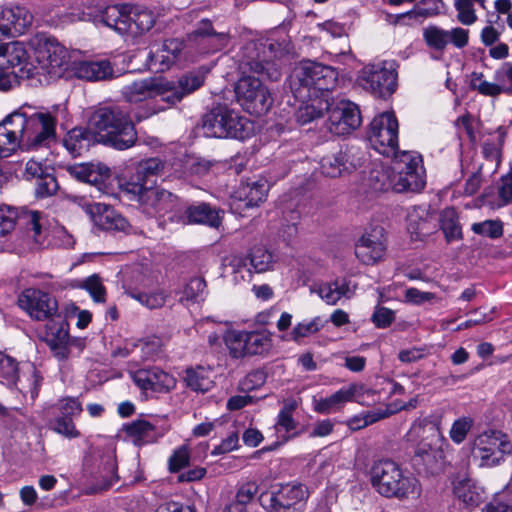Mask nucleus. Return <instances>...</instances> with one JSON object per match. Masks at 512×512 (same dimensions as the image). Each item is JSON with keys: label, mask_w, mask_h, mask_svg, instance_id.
I'll use <instances>...</instances> for the list:
<instances>
[{"label": "nucleus", "mask_w": 512, "mask_h": 512, "mask_svg": "<svg viewBox=\"0 0 512 512\" xmlns=\"http://www.w3.org/2000/svg\"><path fill=\"white\" fill-rule=\"evenodd\" d=\"M475 234L498 239L504 233L503 222L501 220H485L483 222L474 223L471 227Z\"/></svg>", "instance_id": "53"}, {"label": "nucleus", "mask_w": 512, "mask_h": 512, "mask_svg": "<svg viewBox=\"0 0 512 512\" xmlns=\"http://www.w3.org/2000/svg\"><path fill=\"white\" fill-rule=\"evenodd\" d=\"M318 294L327 304L335 305L342 298H350L354 294V288L351 287L350 281L337 279L321 285Z\"/></svg>", "instance_id": "37"}, {"label": "nucleus", "mask_w": 512, "mask_h": 512, "mask_svg": "<svg viewBox=\"0 0 512 512\" xmlns=\"http://www.w3.org/2000/svg\"><path fill=\"white\" fill-rule=\"evenodd\" d=\"M414 429H423V432H429L431 435V441L429 444H423L419 446L415 452V461L418 462L426 456L429 452H433L437 448V444L442 440V434L440 432V423L434 419H422L414 423Z\"/></svg>", "instance_id": "36"}, {"label": "nucleus", "mask_w": 512, "mask_h": 512, "mask_svg": "<svg viewBox=\"0 0 512 512\" xmlns=\"http://www.w3.org/2000/svg\"><path fill=\"white\" fill-rule=\"evenodd\" d=\"M235 94L237 102L250 114H265L273 104L269 89L255 77L240 78L235 86Z\"/></svg>", "instance_id": "9"}, {"label": "nucleus", "mask_w": 512, "mask_h": 512, "mask_svg": "<svg viewBox=\"0 0 512 512\" xmlns=\"http://www.w3.org/2000/svg\"><path fill=\"white\" fill-rule=\"evenodd\" d=\"M84 211L95 226L107 231H122L130 233L131 227L127 220L111 206L103 203H86Z\"/></svg>", "instance_id": "21"}, {"label": "nucleus", "mask_w": 512, "mask_h": 512, "mask_svg": "<svg viewBox=\"0 0 512 512\" xmlns=\"http://www.w3.org/2000/svg\"><path fill=\"white\" fill-rule=\"evenodd\" d=\"M423 39L428 47L443 51L448 45V30L430 25L423 30Z\"/></svg>", "instance_id": "49"}, {"label": "nucleus", "mask_w": 512, "mask_h": 512, "mask_svg": "<svg viewBox=\"0 0 512 512\" xmlns=\"http://www.w3.org/2000/svg\"><path fill=\"white\" fill-rule=\"evenodd\" d=\"M83 287L90 293V295L96 302L105 301V288L98 276L92 275L88 277L84 281Z\"/></svg>", "instance_id": "63"}, {"label": "nucleus", "mask_w": 512, "mask_h": 512, "mask_svg": "<svg viewBox=\"0 0 512 512\" xmlns=\"http://www.w3.org/2000/svg\"><path fill=\"white\" fill-rule=\"evenodd\" d=\"M129 295L146 306L149 309H157L162 307L166 302V295L162 291H156L152 293H134L131 292Z\"/></svg>", "instance_id": "57"}, {"label": "nucleus", "mask_w": 512, "mask_h": 512, "mask_svg": "<svg viewBox=\"0 0 512 512\" xmlns=\"http://www.w3.org/2000/svg\"><path fill=\"white\" fill-rule=\"evenodd\" d=\"M130 376L143 391L167 393L176 386L175 377L159 367L138 369L131 372Z\"/></svg>", "instance_id": "20"}, {"label": "nucleus", "mask_w": 512, "mask_h": 512, "mask_svg": "<svg viewBox=\"0 0 512 512\" xmlns=\"http://www.w3.org/2000/svg\"><path fill=\"white\" fill-rule=\"evenodd\" d=\"M16 221L25 225L28 232L32 233L35 242H39L38 236L41 234L40 213L38 211H23L19 216L14 208H0V235L4 236L11 232Z\"/></svg>", "instance_id": "23"}, {"label": "nucleus", "mask_w": 512, "mask_h": 512, "mask_svg": "<svg viewBox=\"0 0 512 512\" xmlns=\"http://www.w3.org/2000/svg\"><path fill=\"white\" fill-rule=\"evenodd\" d=\"M368 139L380 154L391 157L398 153V121L393 113L376 116L371 124Z\"/></svg>", "instance_id": "10"}, {"label": "nucleus", "mask_w": 512, "mask_h": 512, "mask_svg": "<svg viewBox=\"0 0 512 512\" xmlns=\"http://www.w3.org/2000/svg\"><path fill=\"white\" fill-rule=\"evenodd\" d=\"M17 303L32 319L37 321L53 319L58 312L55 298L35 288L25 289L19 295Z\"/></svg>", "instance_id": "15"}, {"label": "nucleus", "mask_w": 512, "mask_h": 512, "mask_svg": "<svg viewBox=\"0 0 512 512\" xmlns=\"http://www.w3.org/2000/svg\"><path fill=\"white\" fill-rule=\"evenodd\" d=\"M122 96L129 103H138L156 96L164 101L163 80L146 78L126 85L122 89Z\"/></svg>", "instance_id": "26"}, {"label": "nucleus", "mask_w": 512, "mask_h": 512, "mask_svg": "<svg viewBox=\"0 0 512 512\" xmlns=\"http://www.w3.org/2000/svg\"><path fill=\"white\" fill-rule=\"evenodd\" d=\"M327 128L335 135H346L357 129L361 124L360 111L356 104L340 100L329 102Z\"/></svg>", "instance_id": "16"}, {"label": "nucleus", "mask_w": 512, "mask_h": 512, "mask_svg": "<svg viewBox=\"0 0 512 512\" xmlns=\"http://www.w3.org/2000/svg\"><path fill=\"white\" fill-rule=\"evenodd\" d=\"M18 374V366L16 361L0 352V377L12 383L16 380Z\"/></svg>", "instance_id": "61"}, {"label": "nucleus", "mask_w": 512, "mask_h": 512, "mask_svg": "<svg viewBox=\"0 0 512 512\" xmlns=\"http://www.w3.org/2000/svg\"><path fill=\"white\" fill-rule=\"evenodd\" d=\"M187 41L201 53H214L227 47L230 35L215 31L209 19H202L187 35Z\"/></svg>", "instance_id": "18"}, {"label": "nucleus", "mask_w": 512, "mask_h": 512, "mask_svg": "<svg viewBox=\"0 0 512 512\" xmlns=\"http://www.w3.org/2000/svg\"><path fill=\"white\" fill-rule=\"evenodd\" d=\"M94 140L95 134L91 129L75 127L67 133L63 144L73 156H81L84 152L88 151Z\"/></svg>", "instance_id": "33"}, {"label": "nucleus", "mask_w": 512, "mask_h": 512, "mask_svg": "<svg viewBox=\"0 0 512 512\" xmlns=\"http://www.w3.org/2000/svg\"><path fill=\"white\" fill-rule=\"evenodd\" d=\"M225 343L233 358L239 359L247 356L246 331H232L225 337Z\"/></svg>", "instance_id": "52"}, {"label": "nucleus", "mask_w": 512, "mask_h": 512, "mask_svg": "<svg viewBox=\"0 0 512 512\" xmlns=\"http://www.w3.org/2000/svg\"><path fill=\"white\" fill-rule=\"evenodd\" d=\"M486 8V0H454V8L457 12V20L466 26L473 25L478 17L474 5Z\"/></svg>", "instance_id": "45"}, {"label": "nucleus", "mask_w": 512, "mask_h": 512, "mask_svg": "<svg viewBox=\"0 0 512 512\" xmlns=\"http://www.w3.org/2000/svg\"><path fill=\"white\" fill-rule=\"evenodd\" d=\"M483 512H512V493L504 489L486 504Z\"/></svg>", "instance_id": "56"}, {"label": "nucleus", "mask_w": 512, "mask_h": 512, "mask_svg": "<svg viewBox=\"0 0 512 512\" xmlns=\"http://www.w3.org/2000/svg\"><path fill=\"white\" fill-rule=\"evenodd\" d=\"M183 43L177 39L165 40L162 45L149 56V68L155 72H163L172 67L179 59Z\"/></svg>", "instance_id": "28"}, {"label": "nucleus", "mask_w": 512, "mask_h": 512, "mask_svg": "<svg viewBox=\"0 0 512 512\" xmlns=\"http://www.w3.org/2000/svg\"><path fill=\"white\" fill-rule=\"evenodd\" d=\"M355 167V164L349 160V155L346 151H339L336 154L325 156L320 162L321 173L331 178L349 173Z\"/></svg>", "instance_id": "34"}, {"label": "nucleus", "mask_w": 512, "mask_h": 512, "mask_svg": "<svg viewBox=\"0 0 512 512\" xmlns=\"http://www.w3.org/2000/svg\"><path fill=\"white\" fill-rule=\"evenodd\" d=\"M387 249L386 232L382 226H374L367 230L355 245L356 257L366 265L381 261Z\"/></svg>", "instance_id": "17"}, {"label": "nucleus", "mask_w": 512, "mask_h": 512, "mask_svg": "<svg viewBox=\"0 0 512 512\" xmlns=\"http://www.w3.org/2000/svg\"><path fill=\"white\" fill-rule=\"evenodd\" d=\"M296 402L290 401L285 402L282 409L280 410L275 428L277 431L284 430L286 433H290L297 428V422L293 418V412L296 409Z\"/></svg>", "instance_id": "51"}, {"label": "nucleus", "mask_w": 512, "mask_h": 512, "mask_svg": "<svg viewBox=\"0 0 512 512\" xmlns=\"http://www.w3.org/2000/svg\"><path fill=\"white\" fill-rule=\"evenodd\" d=\"M181 302H199L206 296V282L201 277L190 279L182 290Z\"/></svg>", "instance_id": "48"}, {"label": "nucleus", "mask_w": 512, "mask_h": 512, "mask_svg": "<svg viewBox=\"0 0 512 512\" xmlns=\"http://www.w3.org/2000/svg\"><path fill=\"white\" fill-rule=\"evenodd\" d=\"M388 173L389 187L396 192H416L425 186L422 157L415 152L402 151L393 155Z\"/></svg>", "instance_id": "6"}, {"label": "nucleus", "mask_w": 512, "mask_h": 512, "mask_svg": "<svg viewBox=\"0 0 512 512\" xmlns=\"http://www.w3.org/2000/svg\"><path fill=\"white\" fill-rule=\"evenodd\" d=\"M356 386L351 385L346 389H340L327 398L315 402L314 410L321 414H331L338 411L346 402L353 399Z\"/></svg>", "instance_id": "35"}, {"label": "nucleus", "mask_w": 512, "mask_h": 512, "mask_svg": "<svg viewBox=\"0 0 512 512\" xmlns=\"http://www.w3.org/2000/svg\"><path fill=\"white\" fill-rule=\"evenodd\" d=\"M71 174L80 181L96 184L109 175V168L94 164H81L71 168Z\"/></svg>", "instance_id": "44"}, {"label": "nucleus", "mask_w": 512, "mask_h": 512, "mask_svg": "<svg viewBox=\"0 0 512 512\" xmlns=\"http://www.w3.org/2000/svg\"><path fill=\"white\" fill-rule=\"evenodd\" d=\"M24 147L28 149L48 145L56 135L57 120L49 113L27 115L23 111Z\"/></svg>", "instance_id": "13"}, {"label": "nucleus", "mask_w": 512, "mask_h": 512, "mask_svg": "<svg viewBox=\"0 0 512 512\" xmlns=\"http://www.w3.org/2000/svg\"><path fill=\"white\" fill-rule=\"evenodd\" d=\"M279 44L266 41H250L247 42L240 55V68L244 72H253L256 74L266 75L272 81L280 78V70L274 58H278L281 52L278 51Z\"/></svg>", "instance_id": "7"}, {"label": "nucleus", "mask_w": 512, "mask_h": 512, "mask_svg": "<svg viewBox=\"0 0 512 512\" xmlns=\"http://www.w3.org/2000/svg\"><path fill=\"white\" fill-rule=\"evenodd\" d=\"M164 170V162L159 158H149L141 161L137 167L135 182L143 183L146 186L148 183H154V178L160 176Z\"/></svg>", "instance_id": "42"}, {"label": "nucleus", "mask_w": 512, "mask_h": 512, "mask_svg": "<svg viewBox=\"0 0 512 512\" xmlns=\"http://www.w3.org/2000/svg\"><path fill=\"white\" fill-rule=\"evenodd\" d=\"M454 493L467 508H474L482 501V492L471 479L459 481L454 488Z\"/></svg>", "instance_id": "38"}, {"label": "nucleus", "mask_w": 512, "mask_h": 512, "mask_svg": "<svg viewBox=\"0 0 512 512\" xmlns=\"http://www.w3.org/2000/svg\"><path fill=\"white\" fill-rule=\"evenodd\" d=\"M74 419L67 418L65 416H57L51 423V428L56 433L69 438L80 437V432L74 424Z\"/></svg>", "instance_id": "55"}, {"label": "nucleus", "mask_w": 512, "mask_h": 512, "mask_svg": "<svg viewBox=\"0 0 512 512\" xmlns=\"http://www.w3.org/2000/svg\"><path fill=\"white\" fill-rule=\"evenodd\" d=\"M46 340L49 345L68 343L69 334L63 324L55 323L52 320L46 325Z\"/></svg>", "instance_id": "58"}, {"label": "nucleus", "mask_w": 512, "mask_h": 512, "mask_svg": "<svg viewBox=\"0 0 512 512\" xmlns=\"http://www.w3.org/2000/svg\"><path fill=\"white\" fill-rule=\"evenodd\" d=\"M189 449L187 446L177 448L169 458V469L177 472L189 464Z\"/></svg>", "instance_id": "62"}, {"label": "nucleus", "mask_w": 512, "mask_h": 512, "mask_svg": "<svg viewBox=\"0 0 512 512\" xmlns=\"http://www.w3.org/2000/svg\"><path fill=\"white\" fill-rule=\"evenodd\" d=\"M125 192L130 194L147 214L165 213L173 206L175 196L167 190L147 187L143 183L128 182Z\"/></svg>", "instance_id": "12"}, {"label": "nucleus", "mask_w": 512, "mask_h": 512, "mask_svg": "<svg viewBox=\"0 0 512 512\" xmlns=\"http://www.w3.org/2000/svg\"><path fill=\"white\" fill-rule=\"evenodd\" d=\"M155 23L154 15L146 9L129 7V25L131 30L127 34L138 35L149 31Z\"/></svg>", "instance_id": "41"}, {"label": "nucleus", "mask_w": 512, "mask_h": 512, "mask_svg": "<svg viewBox=\"0 0 512 512\" xmlns=\"http://www.w3.org/2000/svg\"><path fill=\"white\" fill-rule=\"evenodd\" d=\"M57 405L60 411L59 416H65L71 419L78 417L83 410L82 405L78 399L73 397H66L61 399Z\"/></svg>", "instance_id": "60"}, {"label": "nucleus", "mask_w": 512, "mask_h": 512, "mask_svg": "<svg viewBox=\"0 0 512 512\" xmlns=\"http://www.w3.org/2000/svg\"><path fill=\"white\" fill-rule=\"evenodd\" d=\"M1 57L2 61L9 66H18L22 77L32 78L35 76V59L30 58L24 43L14 41L2 44Z\"/></svg>", "instance_id": "25"}, {"label": "nucleus", "mask_w": 512, "mask_h": 512, "mask_svg": "<svg viewBox=\"0 0 512 512\" xmlns=\"http://www.w3.org/2000/svg\"><path fill=\"white\" fill-rule=\"evenodd\" d=\"M186 383L192 390L202 393L209 391L214 385L211 379V371L204 367L188 369L186 371Z\"/></svg>", "instance_id": "43"}, {"label": "nucleus", "mask_w": 512, "mask_h": 512, "mask_svg": "<svg viewBox=\"0 0 512 512\" xmlns=\"http://www.w3.org/2000/svg\"><path fill=\"white\" fill-rule=\"evenodd\" d=\"M32 21L33 16L25 7L0 8V36L21 35L30 27Z\"/></svg>", "instance_id": "24"}, {"label": "nucleus", "mask_w": 512, "mask_h": 512, "mask_svg": "<svg viewBox=\"0 0 512 512\" xmlns=\"http://www.w3.org/2000/svg\"><path fill=\"white\" fill-rule=\"evenodd\" d=\"M308 498V490L301 484H284L269 497L264 505L269 512H303Z\"/></svg>", "instance_id": "14"}, {"label": "nucleus", "mask_w": 512, "mask_h": 512, "mask_svg": "<svg viewBox=\"0 0 512 512\" xmlns=\"http://www.w3.org/2000/svg\"><path fill=\"white\" fill-rule=\"evenodd\" d=\"M72 69L77 78L88 81H101L113 76L112 66L107 60L74 62Z\"/></svg>", "instance_id": "29"}, {"label": "nucleus", "mask_w": 512, "mask_h": 512, "mask_svg": "<svg viewBox=\"0 0 512 512\" xmlns=\"http://www.w3.org/2000/svg\"><path fill=\"white\" fill-rule=\"evenodd\" d=\"M259 491V486L254 481H249L242 484L237 490L235 500L243 505L250 503Z\"/></svg>", "instance_id": "64"}, {"label": "nucleus", "mask_w": 512, "mask_h": 512, "mask_svg": "<svg viewBox=\"0 0 512 512\" xmlns=\"http://www.w3.org/2000/svg\"><path fill=\"white\" fill-rule=\"evenodd\" d=\"M205 81V73L193 71L181 76L176 82L163 80L164 101L175 105L194 91L198 90Z\"/></svg>", "instance_id": "22"}, {"label": "nucleus", "mask_w": 512, "mask_h": 512, "mask_svg": "<svg viewBox=\"0 0 512 512\" xmlns=\"http://www.w3.org/2000/svg\"><path fill=\"white\" fill-rule=\"evenodd\" d=\"M251 266L250 270L256 273H264L273 268L276 257L264 246H254L246 258Z\"/></svg>", "instance_id": "39"}, {"label": "nucleus", "mask_w": 512, "mask_h": 512, "mask_svg": "<svg viewBox=\"0 0 512 512\" xmlns=\"http://www.w3.org/2000/svg\"><path fill=\"white\" fill-rule=\"evenodd\" d=\"M27 46L34 53L35 76L46 75L50 79H57L69 69V52L55 38L36 34L28 40Z\"/></svg>", "instance_id": "5"}, {"label": "nucleus", "mask_w": 512, "mask_h": 512, "mask_svg": "<svg viewBox=\"0 0 512 512\" xmlns=\"http://www.w3.org/2000/svg\"><path fill=\"white\" fill-rule=\"evenodd\" d=\"M89 128L99 141L117 150L132 147L137 140L134 124L129 115L119 107H101L91 115Z\"/></svg>", "instance_id": "1"}, {"label": "nucleus", "mask_w": 512, "mask_h": 512, "mask_svg": "<svg viewBox=\"0 0 512 512\" xmlns=\"http://www.w3.org/2000/svg\"><path fill=\"white\" fill-rule=\"evenodd\" d=\"M470 83L474 90L486 96H497L506 91V88L502 87L500 84L484 80L481 73H473Z\"/></svg>", "instance_id": "54"}, {"label": "nucleus", "mask_w": 512, "mask_h": 512, "mask_svg": "<svg viewBox=\"0 0 512 512\" xmlns=\"http://www.w3.org/2000/svg\"><path fill=\"white\" fill-rule=\"evenodd\" d=\"M268 187L266 182L257 181L247 184L242 188L241 194L245 196L244 206L247 208L258 206L267 196Z\"/></svg>", "instance_id": "47"}, {"label": "nucleus", "mask_w": 512, "mask_h": 512, "mask_svg": "<svg viewBox=\"0 0 512 512\" xmlns=\"http://www.w3.org/2000/svg\"><path fill=\"white\" fill-rule=\"evenodd\" d=\"M95 24H103L119 34H127L131 30L128 5H110L100 9L91 16Z\"/></svg>", "instance_id": "27"}, {"label": "nucleus", "mask_w": 512, "mask_h": 512, "mask_svg": "<svg viewBox=\"0 0 512 512\" xmlns=\"http://www.w3.org/2000/svg\"><path fill=\"white\" fill-rule=\"evenodd\" d=\"M358 83L375 96L386 97L396 90L397 72L393 63L370 64L361 70Z\"/></svg>", "instance_id": "11"}, {"label": "nucleus", "mask_w": 512, "mask_h": 512, "mask_svg": "<svg viewBox=\"0 0 512 512\" xmlns=\"http://www.w3.org/2000/svg\"><path fill=\"white\" fill-rule=\"evenodd\" d=\"M271 334L268 332L246 331L247 356L264 355L272 348Z\"/></svg>", "instance_id": "40"}, {"label": "nucleus", "mask_w": 512, "mask_h": 512, "mask_svg": "<svg viewBox=\"0 0 512 512\" xmlns=\"http://www.w3.org/2000/svg\"><path fill=\"white\" fill-rule=\"evenodd\" d=\"M221 210L206 203L193 205L186 209L185 215L189 223L208 225L212 228H219L222 223Z\"/></svg>", "instance_id": "31"}, {"label": "nucleus", "mask_w": 512, "mask_h": 512, "mask_svg": "<svg viewBox=\"0 0 512 512\" xmlns=\"http://www.w3.org/2000/svg\"><path fill=\"white\" fill-rule=\"evenodd\" d=\"M338 79L337 71L327 65L314 61H302L290 75V88L297 100L311 96H327Z\"/></svg>", "instance_id": "3"}, {"label": "nucleus", "mask_w": 512, "mask_h": 512, "mask_svg": "<svg viewBox=\"0 0 512 512\" xmlns=\"http://www.w3.org/2000/svg\"><path fill=\"white\" fill-rule=\"evenodd\" d=\"M300 105L295 112L296 121L305 125L322 116L329 109V97L311 96L305 100H299Z\"/></svg>", "instance_id": "30"}, {"label": "nucleus", "mask_w": 512, "mask_h": 512, "mask_svg": "<svg viewBox=\"0 0 512 512\" xmlns=\"http://www.w3.org/2000/svg\"><path fill=\"white\" fill-rule=\"evenodd\" d=\"M123 431L136 446L153 443L159 437L155 426L143 419H137L125 424Z\"/></svg>", "instance_id": "32"}, {"label": "nucleus", "mask_w": 512, "mask_h": 512, "mask_svg": "<svg viewBox=\"0 0 512 512\" xmlns=\"http://www.w3.org/2000/svg\"><path fill=\"white\" fill-rule=\"evenodd\" d=\"M473 421L470 418L463 417L454 421L450 429V438L456 444L462 443L472 427Z\"/></svg>", "instance_id": "59"}, {"label": "nucleus", "mask_w": 512, "mask_h": 512, "mask_svg": "<svg viewBox=\"0 0 512 512\" xmlns=\"http://www.w3.org/2000/svg\"><path fill=\"white\" fill-rule=\"evenodd\" d=\"M23 108L13 111L0 122V156H11L24 147Z\"/></svg>", "instance_id": "19"}, {"label": "nucleus", "mask_w": 512, "mask_h": 512, "mask_svg": "<svg viewBox=\"0 0 512 512\" xmlns=\"http://www.w3.org/2000/svg\"><path fill=\"white\" fill-rule=\"evenodd\" d=\"M369 475L372 486L382 496L416 499L421 495L419 481L410 474H404L400 466L390 459L374 462Z\"/></svg>", "instance_id": "2"}, {"label": "nucleus", "mask_w": 512, "mask_h": 512, "mask_svg": "<svg viewBox=\"0 0 512 512\" xmlns=\"http://www.w3.org/2000/svg\"><path fill=\"white\" fill-rule=\"evenodd\" d=\"M440 227L447 241L461 238V227L458 223L457 212L454 208H445L440 214Z\"/></svg>", "instance_id": "46"}, {"label": "nucleus", "mask_w": 512, "mask_h": 512, "mask_svg": "<svg viewBox=\"0 0 512 512\" xmlns=\"http://www.w3.org/2000/svg\"><path fill=\"white\" fill-rule=\"evenodd\" d=\"M512 454V442L500 430H487L477 435L472 444V455L480 467L492 468L505 461Z\"/></svg>", "instance_id": "8"}, {"label": "nucleus", "mask_w": 512, "mask_h": 512, "mask_svg": "<svg viewBox=\"0 0 512 512\" xmlns=\"http://www.w3.org/2000/svg\"><path fill=\"white\" fill-rule=\"evenodd\" d=\"M202 129L207 137L244 140L253 134V123L227 104L213 106L202 117Z\"/></svg>", "instance_id": "4"}, {"label": "nucleus", "mask_w": 512, "mask_h": 512, "mask_svg": "<svg viewBox=\"0 0 512 512\" xmlns=\"http://www.w3.org/2000/svg\"><path fill=\"white\" fill-rule=\"evenodd\" d=\"M325 321L317 316L310 321L298 323L291 331V339L300 342L301 339L316 334L324 327Z\"/></svg>", "instance_id": "50"}]
</instances>
